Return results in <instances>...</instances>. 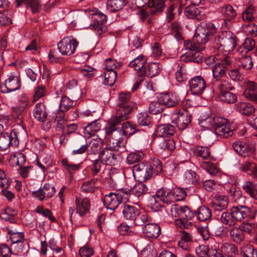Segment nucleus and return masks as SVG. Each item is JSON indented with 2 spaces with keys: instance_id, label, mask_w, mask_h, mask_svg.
Masks as SVG:
<instances>
[{
  "instance_id": "nucleus-46",
  "label": "nucleus",
  "mask_w": 257,
  "mask_h": 257,
  "mask_svg": "<svg viewBox=\"0 0 257 257\" xmlns=\"http://www.w3.org/2000/svg\"><path fill=\"white\" fill-rule=\"evenodd\" d=\"M26 161L25 155L22 153H17L11 156L10 159L11 165L14 166L21 167L23 166Z\"/></svg>"
},
{
  "instance_id": "nucleus-8",
  "label": "nucleus",
  "mask_w": 257,
  "mask_h": 257,
  "mask_svg": "<svg viewBox=\"0 0 257 257\" xmlns=\"http://www.w3.org/2000/svg\"><path fill=\"white\" fill-rule=\"evenodd\" d=\"M133 173L134 178L138 182H145L152 177V171L148 164L143 163L138 164L133 167Z\"/></svg>"
},
{
  "instance_id": "nucleus-2",
  "label": "nucleus",
  "mask_w": 257,
  "mask_h": 257,
  "mask_svg": "<svg viewBox=\"0 0 257 257\" xmlns=\"http://www.w3.org/2000/svg\"><path fill=\"white\" fill-rule=\"evenodd\" d=\"M217 30L211 22L201 23L196 30L195 39L199 42L207 43L210 37L216 33Z\"/></svg>"
},
{
  "instance_id": "nucleus-35",
  "label": "nucleus",
  "mask_w": 257,
  "mask_h": 257,
  "mask_svg": "<svg viewBox=\"0 0 257 257\" xmlns=\"http://www.w3.org/2000/svg\"><path fill=\"white\" fill-rule=\"evenodd\" d=\"M243 193L250 197L257 199V184L251 181H245L241 186Z\"/></svg>"
},
{
  "instance_id": "nucleus-55",
  "label": "nucleus",
  "mask_w": 257,
  "mask_h": 257,
  "mask_svg": "<svg viewBox=\"0 0 257 257\" xmlns=\"http://www.w3.org/2000/svg\"><path fill=\"white\" fill-rule=\"evenodd\" d=\"M193 153L195 156L203 159H207L210 155V150L208 147L200 146H197L193 148Z\"/></svg>"
},
{
  "instance_id": "nucleus-60",
  "label": "nucleus",
  "mask_w": 257,
  "mask_h": 257,
  "mask_svg": "<svg viewBox=\"0 0 257 257\" xmlns=\"http://www.w3.org/2000/svg\"><path fill=\"white\" fill-rule=\"evenodd\" d=\"M61 166L71 176H72L74 171L79 170L81 168L80 164H71L67 158H64L61 160Z\"/></svg>"
},
{
  "instance_id": "nucleus-33",
  "label": "nucleus",
  "mask_w": 257,
  "mask_h": 257,
  "mask_svg": "<svg viewBox=\"0 0 257 257\" xmlns=\"http://www.w3.org/2000/svg\"><path fill=\"white\" fill-rule=\"evenodd\" d=\"M171 189L162 187L156 192V196L163 203L167 205L173 203Z\"/></svg>"
},
{
  "instance_id": "nucleus-27",
  "label": "nucleus",
  "mask_w": 257,
  "mask_h": 257,
  "mask_svg": "<svg viewBox=\"0 0 257 257\" xmlns=\"http://www.w3.org/2000/svg\"><path fill=\"white\" fill-rule=\"evenodd\" d=\"M211 205L215 213H222L227 208L228 205V197L225 195H219L216 197L215 200L211 203ZM216 215H219L216 214Z\"/></svg>"
},
{
  "instance_id": "nucleus-48",
  "label": "nucleus",
  "mask_w": 257,
  "mask_h": 257,
  "mask_svg": "<svg viewBox=\"0 0 257 257\" xmlns=\"http://www.w3.org/2000/svg\"><path fill=\"white\" fill-rule=\"evenodd\" d=\"M102 76L104 77L103 84L112 86L116 80L117 74L116 71H105Z\"/></svg>"
},
{
  "instance_id": "nucleus-10",
  "label": "nucleus",
  "mask_w": 257,
  "mask_h": 257,
  "mask_svg": "<svg viewBox=\"0 0 257 257\" xmlns=\"http://www.w3.org/2000/svg\"><path fill=\"white\" fill-rule=\"evenodd\" d=\"M174 113L175 116L176 124L180 130H184L191 123L192 114L186 109H179Z\"/></svg>"
},
{
  "instance_id": "nucleus-51",
  "label": "nucleus",
  "mask_w": 257,
  "mask_h": 257,
  "mask_svg": "<svg viewBox=\"0 0 257 257\" xmlns=\"http://www.w3.org/2000/svg\"><path fill=\"white\" fill-rule=\"evenodd\" d=\"M215 85L219 93H222L227 91H232L235 89L234 87L228 80L221 79L216 80Z\"/></svg>"
},
{
  "instance_id": "nucleus-43",
  "label": "nucleus",
  "mask_w": 257,
  "mask_h": 257,
  "mask_svg": "<svg viewBox=\"0 0 257 257\" xmlns=\"http://www.w3.org/2000/svg\"><path fill=\"white\" fill-rule=\"evenodd\" d=\"M257 83L252 81L247 80L245 82V89L243 93V96L248 100L256 93Z\"/></svg>"
},
{
  "instance_id": "nucleus-38",
  "label": "nucleus",
  "mask_w": 257,
  "mask_h": 257,
  "mask_svg": "<svg viewBox=\"0 0 257 257\" xmlns=\"http://www.w3.org/2000/svg\"><path fill=\"white\" fill-rule=\"evenodd\" d=\"M235 108L237 111L244 115L249 116L256 112L255 108L249 103L238 102L236 104Z\"/></svg>"
},
{
  "instance_id": "nucleus-42",
  "label": "nucleus",
  "mask_w": 257,
  "mask_h": 257,
  "mask_svg": "<svg viewBox=\"0 0 257 257\" xmlns=\"http://www.w3.org/2000/svg\"><path fill=\"white\" fill-rule=\"evenodd\" d=\"M229 235L231 239L237 243L243 241L245 238L244 233H242L239 226H233L229 231Z\"/></svg>"
},
{
  "instance_id": "nucleus-54",
  "label": "nucleus",
  "mask_w": 257,
  "mask_h": 257,
  "mask_svg": "<svg viewBox=\"0 0 257 257\" xmlns=\"http://www.w3.org/2000/svg\"><path fill=\"white\" fill-rule=\"evenodd\" d=\"M219 97L221 101L228 104L234 103L237 100L236 94L231 91L219 93Z\"/></svg>"
},
{
  "instance_id": "nucleus-58",
  "label": "nucleus",
  "mask_w": 257,
  "mask_h": 257,
  "mask_svg": "<svg viewBox=\"0 0 257 257\" xmlns=\"http://www.w3.org/2000/svg\"><path fill=\"white\" fill-rule=\"evenodd\" d=\"M143 182H139L132 188V193L137 197L146 194L148 190L147 186Z\"/></svg>"
},
{
  "instance_id": "nucleus-39",
  "label": "nucleus",
  "mask_w": 257,
  "mask_h": 257,
  "mask_svg": "<svg viewBox=\"0 0 257 257\" xmlns=\"http://www.w3.org/2000/svg\"><path fill=\"white\" fill-rule=\"evenodd\" d=\"M101 127V124L98 120H94L89 123L84 128L83 133L85 137L89 138L94 136L96 132L99 131Z\"/></svg>"
},
{
  "instance_id": "nucleus-26",
  "label": "nucleus",
  "mask_w": 257,
  "mask_h": 257,
  "mask_svg": "<svg viewBox=\"0 0 257 257\" xmlns=\"http://www.w3.org/2000/svg\"><path fill=\"white\" fill-rule=\"evenodd\" d=\"M33 116L40 122H45L48 117L46 106L43 102L37 103L33 110Z\"/></svg>"
},
{
  "instance_id": "nucleus-3",
  "label": "nucleus",
  "mask_w": 257,
  "mask_h": 257,
  "mask_svg": "<svg viewBox=\"0 0 257 257\" xmlns=\"http://www.w3.org/2000/svg\"><path fill=\"white\" fill-rule=\"evenodd\" d=\"M79 42L72 36H67L63 38L57 43V48L63 56L70 57L76 51Z\"/></svg>"
},
{
  "instance_id": "nucleus-62",
  "label": "nucleus",
  "mask_w": 257,
  "mask_h": 257,
  "mask_svg": "<svg viewBox=\"0 0 257 257\" xmlns=\"http://www.w3.org/2000/svg\"><path fill=\"white\" fill-rule=\"evenodd\" d=\"M76 104L75 102L66 95L62 97L59 107L68 111Z\"/></svg>"
},
{
  "instance_id": "nucleus-56",
  "label": "nucleus",
  "mask_w": 257,
  "mask_h": 257,
  "mask_svg": "<svg viewBox=\"0 0 257 257\" xmlns=\"http://www.w3.org/2000/svg\"><path fill=\"white\" fill-rule=\"evenodd\" d=\"M173 203L184 200L187 196L186 191L182 188H173L171 189Z\"/></svg>"
},
{
  "instance_id": "nucleus-25",
  "label": "nucleus",
  "mask_w": 257,
  "mask_h": 257,
  "mask_svg": "<svg viewBox=\"0 0 257 257\" xmlns=\"http://www.w3.org/2000/svg\"><path fill=\"white\" fill-rule=\"evenodd\" d=\"M219 11L223 17L224 25L226 26L228 23L233 20L237 16L236 11L229 4L220 7Z\"/></svg>"
},
{
  "instance_id": "nucleus-57",
  "label": "nucleus",
  "mask_w": 257,
  "mask_h": 257,
  "mask_svg": "<svg viewBox=\"0 0 257 257\" xmlns=\"http://www.w3.org/2000/svg\"><path fill=\"white\" fill-rule=\"evenodd\" d=\"M151 171H152V175H158L162 172L163 166L161 161L158 159L154 158L151 159L150 163L148 164Z\"/></svg>"
},
{
  "instance_id": "nucleus-22",
  "label": "nucleus",
  "mask_w": 257,
  "mask_h": 257,
  "mask_svg": "<svg viewBox=\"0 0 257 257\" xmlns=\"http://www.w3.org/2000/svg\"><path fill=\"white\" fill-rule=\"evenodd\" d=\"M176 132L175 125L170 123L158 125L155 130V134L161 138H170L173 136Z\"/></svg>"
},
{
  "instance_id": "nucleus-44",
  "label": "nucleus",
  "mask_w": 257,
  "mask_h": 257,
  "mask_svg": "<svg viewBox=\"0 0 257 257\" xmlns=\"http://www.w3.org/2000/svg\"><path fill=\"white\" fill-rule=\"evenodd\" d=\"M162 66L160 63L150 62L148 63L147 68L146 76L150 78L158 75L162 70Z\"/></svg>"
},
{
  "instance_id": "nucleus-37",
  "label": "nucleus",
  "mask_w": 257,
  "mask_h": 257,
  "mask_svg": "<svg viewBox=\"0 0 257 257\" xmlns=\"http://www.w3.org/2000/svg\"><path fill=\"white\" fill-rule=\"evenodd\" d=\"M195 34L192 41L185 40L184 42V46L186 50L190 51V52H200L204 50V44L206 43H201L197 42L195 39Z\"/></svg>"
},
{
  "instance_id": "nucleus-20",
  "label": "nucleus",
  "mask_w": 257,
  "mask_h": 257,
  "mask_svg": "<svg viewBox=\"0 0 257 257\" xmlns=\"http://www.w3.org/2000/svg\"><path fill=\"white\" fill-rule=\"evenodd\" d=\"M158 100L162 102L164 107H174L177 106L180 102L178 97L172 93H162L158 96Z\"/></svg>"
},
{
  "instance_id": "nucleus-4",
  "label": "nucleus",
  "mask_w": 257,
  "mask_h": 257,
  "mask_svg": "<svg viewBox=\"0 0 257 257\" xmlns=\"http://www.w3.org/2000/svg\"><path fill=\"white\" fill-rule=\"evenodd\" d=\"M130 92H122L119 93L115 109H117L128 113L137 109V104L131 101Z\"/></svg>"
},
{
  "instance_id": "nucleus-21",
  "label": "nucleus",
  "mask_w": 257,
  "mask_h": 257,
  "mask_svg": "<svg viewBox=\"0 0 257 257\" xmlns=\"http://www.w3.org/2000/svg\"><path fill=\"white\" fill-rule=\"evenodd\" d=\"M238 251L237 247L232 243H224L222 244L218 250L212 251V256L210 257H219L217 254L226 257L232 255V253H236Z\"/></svg>"
},
{
  "instance_id": "nucleus-50",
  "label": "nucleus",
  "mask_w": 257,
  "mask_h": 257,
  "mask_svg": "<svg viewBox=\"0 0 257 257\" xmlns=\"http://www.w3.org/2000/svg\"><path fill=\"white\" fill-rule=\"evenodd\" d=\"M227 69V68L216 63L212 68L213 78L216 81L222 79L225 76Z\"/></svg>"
},
{
  "instance_id": "nucleus-12",
  "label": "nucleus",
  "mask_w": 257,
  "mask_h": 257,
  "mask_svg": "<svg viewBox=\"0 0 257 257\" xmlns=\"http://www.w3.org/2000/svg\"><path fill=\"white\" fill-rule=\"evenodd\" d=\"M21 86V82L20 77L12 74L9 76L3 84L0 86V90L4 93H9L19 90Z\"/></svg>"
},
{
  "instance_id": "nucleus-34",
  "label": "nucleus",
  "mask_w": 257,
  "mask_h": 257,
  "mask_svg": "<svg viewBox=\"0 0 257 257\" xmlns=\"http://www.w3.org/2000/svg\"><path fill=\"white\" fill-rule=\"evenodd\" d=\"M122 134L125 137H130L136 133L143 132V130H140L138 125L131 121L123 122L121 124Z\"/></svg>"
},
{
  "instance_id": "nucleus-14",
  "label": "nucleus",
  "mask_w": 257,
  "mask_h": 257,
  "mask_svg": "<svg viewBox=\"0 0 257 257\" xmlns=\"http://www.w3.org/2000/svg\"><path fill=\"white\" fill-rule=\"evenodd\" d=\"M111 148L106 147L99 154V158L101 159L103 164L109 166H115L118 163V156L115 154Z\"/></svg>"
},
{
  "instance_id": "nucleus-59",
  "label": "nucleus",
  "mask_w": 257,
  "mask_h": 257,
  "mask_svg": "<svg viewBox=\"0 0 257 257\" xmlns=\"http://www.w3.org/2000/svg\"><path fill=\"white\" fill-rule=\"evenodd\" d=\"M46 95H47L46 86L42 84H39L34 89L32 102L34 103Z\"/></svg>"
},
{
  "instance_id": "nucleus-9",
  "label": "nucleus",
  "mask_w": 257,
  "mask_h": 257,
  "mask_svg": "<svg viewBox=\"0 0 257 257\" xmlns=\"http://www.w3.org/2000/svg\"><path fill=\"white\" fill-rule=\"evenodd\" d=\"M239 222L244 219L247 221L254 220L257 215V208L255 207H248L245 205L234 206Z\"/></svg>"
},
{
  "instance_id": "nucleus-64",
  "label": "nucleus",
  "mask_w": 257,
  "mask_h": 257,
  "mask_svg": "<svg viewBox=\"0 0 257 257\" xmlns=\"http://www.w3.org/2000/svg\"><path fill=\"white\" fill-rule=\"evenodd\" d=\"M240 254L242 257H257V250L253 246L248 244L242 246Z\"/></svg>"
},
{
  "instance_id": "nucleus-53",
  "label": "nucleus",
  "mask_w": 257,
  "mask_h": 257,
  "mask_svg": "<svg viewBox=\"0 0 257 257\" xmlns=\"http://www.w3.org/2000/svg\"><path fill=\"white\" fill-rule=\"evenodd\" d=\"M158 147L163 151H172L175 148V143L172 139H162L158 144Z\"/></svg>"
},
{
  "instance_id": "nucleus-52",
  "label": "nucleus",
  "mask_w": 257,
  "mask_h": 257,
  "mask_svg": "<svg viewBox=\"0 0 257 257\" xmlns=\"http://www.w3.org/2000/svg\"><path fill=\"white\" fill-rule=\"evenodd\" d=\"M171 34L177 41L183 39V29L180 23L176 21L173 22L171 25Z\"/></svg>"
},
{
  "instance_id": "nucleus-41",
  "label": "nucleus",
  "mask_w": 257,
  "mask_h": 257,
  "mask_svg": "<svg viewBox=\"0 0 257 257\" xmlns=\"http://www.w3.org/2000/svg\"><path fill=\"white\" fill-rule=\"evenodd\" d=\"M195 213L196 218L200 221H205L209 219L212 215L210 209L205 205L198 207Z\"/></svg>"
},
{
  "instance_id": "nucleus-47",
  "label": "nucleus",
  "mask_w": 257,
  "mask_h": 257,
  "mask_svg": "<svg viewBox=\"0 0 257 257\" xmlns=\"http://www.w3.org/2000/svg\"><path fill=\"white\" fill-rule=\"evenodd\" d=\"M237 63L239 67L246 70H250L253 67L252 58L250 55H246V53L238 58Z\"/></svg>"
},
{
  "instance_id": "nucleus-28",
  "label": "nucleus",
  "mask_w": 257,
  "mask_h": 257,
  "mask_svg": "<svg viewBox=\"0 0 257 257\" xmlns=\"http://www.w3.org/2000/svg\"><path fill=\"white\" fill-rule=\"evenodd\" d=\"M144 235L151 238H157L161 234V227L156 223H148L143 228Z\"/></svg>"
},
{
  "instance_id": "nucleus-23",
  "label": "nucleus",
  "mask_w": 257,
  "mask_h": 257,
  "mask_svg": "<svg viewBox=\"0 0 257 257\" xmlns=\"http://www.w3.org/2000/svg\"><path fill=\"white\" fill-rule=\"evenodd\" d=\"M234 151L245 158L251 155L254 152V148L241 141L234 142L232 145Z\"/></svg>"
},
{
  "instance_id": "nucleus-11",
  "label": "nucleus",
  "mask_w": 257,
  "mask_h": 257,
  "mask_svg": "<svg viewBox=\"0 0 257 257\" xmlns=\"http://www.w3.org/2000/svg\"><path fill=\"white\" fill-rule=\"evenodd\" d=\"M56 191L53 185L50 183H45L38 190L33 191L31 196L40 201H43L44 199L51 198L55 194Z\"/></svg>"
},
{
  "instance_id": "nucleus-45",
  "label": "nucleus",
  "mask_w": 257,
  "mask_h": 257,
  "mask_svg": "<svg viewBox=\"0 0 257 257\" xmlns=\"http://www.w3.org/2000/svg\"><path fill=\"white\" fill-rule=\"evenodd\" d=\"M126 5L125 0H107L106 7L111 12H116L121 10Z\"/></svg>"
},
{
  "instance_id": "nucleus-29",
  "label": "nucleus",
  "mask_w": 257,
  "mask_h": 257,
  "mask_svg": "<svg viewBox=\"0 0 257 257\" xmlns=\"http://www.w3.org/2000/svg\"><path fill=\"white\" fill-rule=\"evenodd\" d=\"M122 213L123 217L125 220L135 222L140 213V209L134 205L124 204Z\"/></svg>"
},
{
  "instance_id": "nucleus-1",
  "label": "nucleus",
  "mask_w": 257,
  "mask_h": 257,
  "mask_svg": "<svg viewBox=\"0 0 257 257\" xmlns=\"http://www.w3.org/2000/svg\"><path fill=\"white\" fill-rule=\"evenodd\" d=\"M236 36L230 31H223L218 34L217 38L215 39L214 47L217 49L220 48L222 51L226 52H231L236 46Z\"/></svg>"
},
{
  "instance_id": "nucleus-7",
  "label": "nucleus",
  "mask_w": 257,
  "mask_h": 257,
  "mask_svg": "<svg viewBox=\"0 0 257 257\" xmlns=\"http://www.w3.org/2000/svg\"><path fill=\"white\" fill-rule=\"evenodd\" d=\"M19 144L17 132L15 130H13L10 133L8 132L0 133V151H5L10 146L17 147Z\"/></svg>"
},
{
  "instance_id": "nucleus-13",
  "label": "nucleus",
  "mask_w": 257,
  "mask_h": 257,
  "mask_svg": "<svg viewBox=\"0 0 257 257\" xmlns=\"http://www.w3.org/2000/svg\"><path fill=\"white\" fill-rule=\"evenodd\" d=\"M147 57L144 55H140L131 61L128 64V66L137 71V75L138 77H145L147 75Z\"/></svg>"
},
{
  "instance_id": "nucleus-36",
  "label": "nucleus",
  "mask_w": 257,
  "mask_h": 257,
  "mask_svg": "<svg viewBox=\"0 0 257 257\" xmlns=\"http://www.w3.org/2000/svg\"><path fill=\"white\" fill-rule=\"evenodd\" d=\"M104 141L102 139L97 136L95 138L92 139L89 143V146H88L87 153L88 155H95L100 151L103 145Z\"/></svg>"
},
{
  "instance_id": "nucleus-16",
  "label": "nucleus",
  "mask_w": 257,
  "mask_h": 257,
  "mask_svg": "<svg viewBox=\"0 0 257 257\" xmlns=\"http://www.w3.org/2000/svg\"><path fill=\"white\" fill-rule=\"evenodd\" d=\"M130 113L115 109V113L108 120V126L105 130H117V126L121 124V122L128 119Z\"/></svg>"
},
{
  "instance_id": "nucleus-15",
  "label": "nucleus",
  "mask_w": 257,
  "mask_h": 257,
  "mask_svg": "<svg viewBox=\"0 0 257 257\" xmlns=\"http://www.w3.org/2000/svg\"><path fill=\"white\" fill-rule=\"evenodd\" d=\"M75 205L76 213L81 217L90 212L91 202L88 197L76 196Z\"/></svg>"
},
{
  "instance_id": "nucleus-31",
  "label": "nucleus",
  "mask_w": 257,
  "mask_h": 257,
  "mask_svg": "<svg viewBox=\"0 0 257 257\" xmlns=\"http://www.w3.org/2000/svg\"><path fill=\"white\" fill-rule=\"evenodd\" d=\"M165 7V0H150L148 8L151 9L150 15H160L163 12Z\"/></svg>"
},
{
  "instance_id": "nucleus-19",
  "label": "nucleus",
  "mask_w": 257,
  "mask_h": 257,
  "mask_svg": "<svg viewBox=\"0 0 257 257\" xmlns=\"http://www.w3.org/2000/svg\"><path fill=\"white\" fill-rule=\"evenodd\" d=\"M236 214L234 206H233L230 212L223 211L221 213L219 220L223 225L233 227L239 222Z\"/></svg>"
},
{
  "instance_id": "nucleus-49",
  "label": "nucleus",
  "mask_w": 257,
  "mask_h": 257,
  "mask_svg": "<svg viewBox=\"0 0 257 257\" xmlns=\"http://www.w3.org/2000/svg\"><path fill=\"white\" fill-rule=\"evenodd\" d=\"M255 46V42L254 40L251 37L246 38L244 42L242 43L241 46L237 49V52L238 53H243L244 51L245 53L253 50Z\"/></svg>"
},
{
  "instance_id": "nucleus-63",
  "label": "nucleus",
  "mask_w": 257,
  "mask_h": 257,
  "mask_svg": "<svg viewBox=\"0 0 257 257\" xmlns=\"http://www.w3.org/2000/svg\"><path fill=\"white\" fill-rule=\"evenodd\" d=\"M200 167L212 175H216L219 171L216 165L211 162L203 161L200 163Z\"/></svg>"
},
{
  "instance_id": "nucleus-40",
  "label": "nucleus",
  "mask_w": 257,
  "mask_h": 257,
  "mask_svg": "<svg viewBox=\"0 0 257 257\" xmlns=\"http://www.w3.org/2000/svg\"><path fill=\"white\" fill-rule=\"evenodd\" d=\"M181 59L185 62L200 63L203 60V55L200 52H188L182 55Z\"/></svg>"
},
{
  "instance_id": "nucleus-30",
  "label": "nucleus",
  "mask_w": 257,
  "mask_h": 257,
  "mask_svg": "<svg viewBox=\"0 0 257 257\" xmlns=\"http://www.w3.org/2000/svg\"><path fill=\"white\" fill-rule=\"evenodd\" d=\"M97 182V179L96 178L84 181L80 186V192L85 194L95 193L98 188L96 185Z\"/></svg>"
},
{
  "instance_id": "nucleus-61",
  "label": "nucleus",
  "mask_w": 257,
  "mask_h": 257,
  "mask_svg": "<svg viewBox=\"0 0 257 257\" xmlns=\"http://www.w3.org/2000/svg\"><path fill=\"white\" fill-rule=\"evenodd\" d=\"M35 211L36 213L47 217L51 222H57V221L51 210L48 208H44L43 205L38 206L35 209Z\"/></svg>"
},
{
  "instance_id": "nucleus-24",
  "label": "nucleus",
  "mask_w": 257,
  "mask_h": 257,
  "mask_svg": "<svg viewBox=\"0 0 257 257\" xmlns=\"http://www.w3.org/2000/svg\"><path fill=\"white\" fill-rule=\"evenodd\" d=\"M204 9L190 6L186 7L185 13L189 19H195L198 21L204 20L206 18Z\"/></svg>"
},
{
  "instance_id": "nucleus-5",
  "label": "nucleus",
  "mask_w": 257,
  "mask_h": 257,
  "mask_svg": "<svg viewBox=\"0 0 257 257\" xmlns=\"http://www.w3.org/2000/svg\"><path fill=\"white\" fill-rule=\"evenodd\" d=\"M93 17L94 22L90 25L91 29L99 38L108 36L110 33L108 31L107 26L104 24L107 21L106 15L99 12L94 14Z\"/></svg>"
},
{
  "instance_id": "nucleus-6",
  "label": "nucleus",
  "mask_w": 257,
  "mask_h": 257,
  "mask_svg": "<svg viewBox=\"0 0 257 257\" xmlns=\"http://www.w3.org/2000/svg\"><path fill=\"white\" fill-rule=\"evenodd\" d=\"M105 134L109 139V147L115 151H118L119 148L123 147L126 143L123 135L118 130H105Z\"/></svg>"
},
{
  "instance_id": "nucleus-18",
  "label": "nucleus",
  "mask_w": 257,
  "mask_h": 257,
  "mask_svg": "<svg viewBox=\"0 0 257 257\" xmlns=\"http://www.w3.org/2000/svg\"><path fill=\"white\" fill-rule=\"evenodd\" d=\"M190 89L195 95H200L205 90L206 83L201 76H196L191 78L189 82Z\"/></svg>"
},
{
  "instance_id": "nucleus-32",
  "label": "nucleus",
  "mask_w": 257,
  "mask_h": 257,
  "mask_svg": "<svg viewBox=\"0 0 257 257\" xmlns=\"http://www.w3.org/2000/svg\"><path fill=\"white\" fill-rule=\"evenodd\" d=\"M256 18V9L252 5L247 7L242 12L241 19L244 23H252Z\"/></svg>"
},
{
  "instance_id": "nucleus-17",
  "label": "nucleus",
  "mask_w": 257,
  "mask_h": 257,
  "mask_svg": "<svg viewBox=\"0 0 257 257\" xmlns=\"http://www.w3.org/2000/svg\"><path fill=\"white\" fill-rule=\"evenodd\" d=\"M121 195L115 192H110L104 195L103 203L108 209L114 210L122 201Z\"/></svg>"
}]
</instances>
